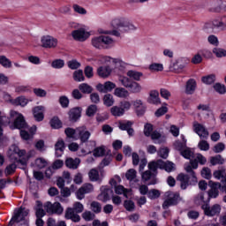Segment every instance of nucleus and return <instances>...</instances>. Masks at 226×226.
I'll list each match as a JSON object with an SVG mask.
<instances>
[{
	"label": "nucleus",
	"mask_w": 226,
	"mask_h": 226,
	"mask_svg": "<svg viewBox=\"0 0 226 226\" xmlns=\"http://www.w3.org/2000/svg\"><path fill=\"white\" fill-rule=\"evenodd\" d=\"M97 73L99 77L107 79V77H109L110 73H112V69L109 66H101L97 69Z\"/></svg>",
	"instance_id": "nucleus-28"
},
{
	"label": "nucleus",
	"mask_w": 226,
	"mask_h": 226,
	"mask_svg": "<svg viewBox=\"0 0 226 226\" xmlns=\"http://www.w3.org/2000/svg\"><path fill=\"white\" fill-rule=\"evenodd\" d=\"M35 215L36 218H43V216L47 215V212H45V209H43V205H41V203H38L37 207H35Z\"/></svg>",
	"instance_id": "nucleus-40"
},
{
	"label": "nucleus",
	"mask_w": 226,
	"mask_h": 226,
	"mask_svg": "<svg viewBox=\"0 0 226 226\" xmlns=\"http://www.w3.org/2000/svg\"><path fill=\"white\" fill-rule=\"evenodd\" d=\"M214 89L216 91V93H219V94H225L226 88L224 85H222L220 83H216L214 85Z\"/></svg>",
	"instance_id": "nucleus-61"
},
{
	"label": "nucleus",
	"mask_w": 226,
	"mask_h": 226,
	"mask_svg": "<svg viewBox=\"0 0 226 226\" xmlns=\"http://www.w3.org/2000/svg\"><path fill=\"white\" fill-rule=\"evenodd\" d=\"M113 192L110 188L107 186L101 187V193L98 195V200L102 202H107L110 200V195H112Z\"/></svg>",
	"instance_id": "nucleus-17"
},
{
	"label": "nucleus",
	"mask_w": 226,
	"mask_h": 226,
	"mask_svg": "<svg viewBox=\"0 0 226 226\" xmlns=\"http://www.w3.org/2000/svg\"><path fill=\"white\" fill-rule=\"evenodd\" d=\"M82 114L81 108H73L69 111V119L70 121L75 122L77 121Z\"/></svg>",
	"instance_id": "nucleus-25"
},
{
	"label": "nucleus",
	"mask_w": 226,
	"mask_h": 226,
	"mask_svg": "<svg viewBox=\"0 0 226 226\" xmlns=\"http://www.w3.org/2000/svg\"><path fill=\"white\" fill-rule=\"evenodd\" d=\"M182 140L183 142L177 140L174 143V147L177 151H179L180 153L186 147V139H185V136L182 135Z\"/></svg>",
	"instance_id": "nucleus-36"
},
{
	"label": "nucleus",
	"mask_w": 226,
	"mask_h": 226,
	"mask_svg": "<svg viewBox=\"0 0 226 226\" xmlns=\"http://www.w3.org/2000/svg\"><path fill=\"white\" fill-rule=\"evenodd\" d=\"M148 169L152 172H156L158 169L164 170L166 172H172L175 169V164L170 162H163V160L152 161L148 163Z\"/></svg>",
	"instance_id": "nucleus-5"
},
{
	"label": "nucleus",
	"mask_w": 226,
	"mask_h": 226,
	"mask_svg": "<svg viewBox=\"0 0 226 226\" xmlns=\"http://www.w3.org/2000/svg\"><path fill=\"white\" fill-rule=\"evenodd\" d=\"M65 165L68 169H72V170H77V169H79V166L80 165V159L68 158L65 161Z\"/></svg>",
	"instance_id": "nucleus-24"
},
{
	"label": "nucleus",
	"mask_w": 226,
	"mask_h": 226,
	"mask_svg": "<svg viewBox=\"0 0 226 226\" xmlns=\"http://www.w3.org/2000/svg\"><path fill=\"white\" fill-rule=\"evenodd\" d=\"M150 72H163V64H151L149 65Z\"/></svg>",
	"instance_id": "nucleus-59"
},
{
	"label": "nucleus",
	"mask_w": 226,
	"mask_h": 226,
	"mask_svg": "<svg viewBox=\"0 0 226 226\" xmlns=\"http://www.w3.org/2000/svg\"><path fill=\"white\" fill-rule=\"evenodd\" d=\"M110 112L112 116L119 117L121 116H124V112L123 111L122 108L119 106H114L110 109Z\"/></svg>",
	"instance_id": "nucleus-47"
},
{
	"label": "nucleus",
	"mask_w": 226,
	"mask_h": 226,
	"mask_svg": "<svg viewBox=\"0 0 226 226\" xmlns=\"http://www.w3.org/2000/svg\"><path fill=\"white\" fill-rule=\"evenodd\" d=\"M160 195H162V193L157 189H151L147 192V197L151 200H155V199H160Z\"/></svg>",
	"instance_id": "nucleus-46"
},
{
	"label": "nucleus",
	"mask_w": 226,
	"mask_h": 226,
	"mask_svg": "<svg viewBox=\"0 0 226 226\" xmlns=\"http://www.w3.org/2000/svg\"><path fill=\"white\" fill-rule=\"evenodd\" d=\"M105 155V147H98L94 150V156L99 158Z\"/></svg>",
	"instance_id": "nucleus-62"
},
{
	"label": "nucleus",
	"mask_w": 226,
	"mask_h": 226,
	"mask_svg": "<svg viewBox=\"0 0 226 226\" xmlns=\"http://www.w3.org/2000/svg\"><path fill=\"white\" fill-rule=\"evenodd\" d=\"M201 176L205 179H211V177H213V175L211 174V169H209L207 167H204L201 170Z\"/></svg>",
	"instance_id": "nucleus-60"
},
{
	"label": "nucleus",
	"mask_w": 226,
	"mask_h": 226,
	"mask_svg": "<svg viewBox=\"0 0 226 226\" xmlns=\"http://www.w3.org/2000/svg\"><path fill=\"white\" fill-rule=\"evenodd\" d=\"M224 160L222 158V155H215L210 158L211 165H222Z\"/></svg>",
	"instance_id": "nucleus-52"
},
{
	"label": "nucleus",
	"mask_w": 226,
	"mask_h": 226,
	"mask_svg": "<svg viewBox=\"0 0 226 226\" xmlns=\"http://www.w3.org/2000/svg\"><path fill=\"white\" fill-rule=\"evenodd\" d=\"M72 36L76 41H86L91 36V33L85 28H79L72 32Z\"/></svg>",
	"instance_id": "nucleus-12"
},
{
	"label": "nucleus",
	"mask_w": 226,
	"mask_h": 226,
	"mask_svg": "<svg viewBox=\"0 0 226 226\" xmlns=\"http://www.w3.org/2000/svg\"><path fill=\"white\" fill-rule=\"evenodd\" d=\"M76 135H79L81 142H87L89 137H91V132L86 129V126H81L76 128Z\"/></svg>",
	"instance_id": "nucleus-18"
},
{
	"label": "nucleus",
	"mask_w": 226,
	"mask_h": 226,
	"mask_svg": "<svg viewBox=\"0 0 226 226\" xmlns=\"http://www.w3.org/2000/svg\"><path fill=\"white\" fill-rule=\"evenodd\" d=\"M52 68H56V70H59L64 66V60L56 59L54 60L51 64Z\"/></svg>",
	"instance_id": "nucleus-63"
},
{
	"label": "nucleus",
	"mask_w": 226,
	"mask_h": 226,
	"mask_svg": "<svg viewBox=\"0 0 226 226\" xmlns=\"http://www.w3.org/2000/svg\"><path fill=\"white\" fill-rule=\"evenodd\" d=\"M214 11H220V10H226V0H217L213 4Z\"/></svg>",
	"instance_id": "nucleus-38"
},
{
	"label": "nucleus",
	"mask_w": 226,
	"mask_h": 226,
	"mask_svg": "<svg viewBox=\"0 0 226 226\" xmlns=\"http://www.w3.org/2000/svg\"><path fill=\"white\" fill-rule=\"evenodd\" d=\"M133 125V122L132 121H124L118 123V128L122 131H128Z\"/></svg>",
	"instance_id": "nucleus-48"
},
{
	"label": "nucleus",
	"mask_w": 226,
	"mask_h": 226,
	"mask_svg": "<svg viewBox=\"0 0 226 226\" xmlns=\"http://www.w3.org/2000/svg\"><path fill=\"white\" fill-rule=\"evenodd\" d=\"M180 154L184 156V158H186V160H192V158H193V152H192V150L186 147Z\"/></svg>",
	"instance_id": "nucleus-56"
},
{
	"label": "nucleus",
	"mask_w": 226,
	"mask_h": 226,
	"mask_svg": "<svg viewBox=\"0 0 226 226\" xmlns=\"http://www.w3.org/2000/svg\"><path fill=\"white\" fill-rule=\"evenodd\" d=\"M160 93L156 90H153L150 92V97L148 99V103H152L154 105H158L160 103Z\"/></svg>",
	"instance_id": "nucleus-32"
},
{
	"label": "nucleus",
	"mask_w": 226,
	"mask_h": 226,
	"mask_svg": "<svg viewBox=\"0 0 226 226\" xmlns=\"http://www.w3.org/2000/svg\"><path fill=\"white\" fill-rule=\"evenodd\" d=\"M94 190L93 184H84L76 192L77 199L82 200L86 197V193H91Z\"/></svg>",
	"instance_id": "nucleus-16"
},
{
	"label": "nucleus",
	"mask_w": 226,
	"mask_h": 226,
	"mask_svg": "<svg viewBox=\"0 0 226 226\" xmlns=\"http://www.w3.org/2000/svg\"><path fill=\"white\" fill-rule=\"evenodd\" d=\"M206 201H204V192L199 193L195 198H194V203L196 206H204Z\"/></svg>",
	"instance_id": "nucleus-55"
},
{
	"label": "nucleus",
	"mask_w": 226,
	"mask_h": 226,
	"mask_svg": "<svg viewBox=\"0 0 226 226\" xmlns=\"http://www.w3.org/2000/svg\"><path fill=\"white\" fill-rule=\"evenodd\" d=\"M10 151L11 153V154H18V156L21 158L19 160V162L21 163V165H27L29 159L36 154L34 150H31L26 154V150H20L17 146H12Z\"/></svg>",
	"instance_id": "nucleus-4"
},
{
	"label": "nucleus",
	"mask_w": 226,
	"mask_h": 226,
	"mask_svg": "<svg viewBox=\"0 0 226 226\" xmlns=\"http://www.w3.org/2000/svg\"><path fill=\"white\" fill-rule=\"evenodd\" d=\"M88 177L92 182L100 181V172L96 169H92L88 172Z\"/></svg>",
	"instance_id": "nucleus-35"
},
{
	"label": "nucleus",
	"mask_w": 226,
	"mask_h": 226,
	"mask_svg": "<svg viewBox=\"0 0 226 226\" xmlns=\"http://www.w3.org/2000/svg\"><path fill=\"white\" fill-rule=\"evenodd\" d=\"M65 218L67 220H72V222H80V215H79L73 208H67L65 211Z\"/></svg>",
	"instance_id": "nucleus-22"
},
{
	"label": "nucleus",
	"mask_w": 226,
	"mask_h": 226,
	"mask_svg": "<svg viewBox=\"0 0 226 226\" xmlns=\"http://www.w3.org/2000/svg\"><path fill=\"white\" fill-rule=\"evenodd\" d=\"M111 26L115 29H118L121 33H128L130 31H137L139 27L132 23L128 19L119 18L111 21Z\"/></svg>",
	"instance_id": "nucleus-2"
},
{
	"label": "nucleus",
	"mask_w": 226,
	"mask_h": 226,
	"mask_svg": "<svg viewBox=\"0 0 226 226\" xmlns=\"http://www.w3.org/2000/svg\"><path fill=\"white\" fill-rule=\"evenodd\" d=\"M213 26L218 31H225L226 30V16L219 19H213Z\"/></svg>",
	"instance_id": "nucleus-19"
},
{
	"label": "nucleus",
	"mask_w": 226,
	"mask_h": 226,
	"mask_svg": "<svg viewBox=\"0 0 226 226\" xmlns=\"http://www.w3.org/2000/svg\"><path fill=\"white\" fill-rule=\"evenodd\" d=\"M96 112H98V106L91 104L87 109V116H88V117H93Z\"/></svg>",
	"instance_id": "nucleus-50"
},
{
	"label": "nucleus",
	"mask_w": 226,
	"mask_h": 226,
	"mask_svg": "<svg viewBox=\"0 0 226 226\" xmlns=\"http://www.w3.org/2000/svg\"><path fill=\"white\" fill-rule=\"evenodd\" d=\"M114 96L110 94H107L103 97V103L106 107H112L114 105Z\"/></svg>",
	"instance_id": "nucleus-41"
},
{
	"label": "nucleus",
	"mask_w": 226,
	"mask_h": 226,
	"mask_svg": "<svg viewBox=\"0 0 226 226\" xmlns=\"http://www.w3.org/2000/svg\"><path fill=\"white\" fill-rule=\"evenodd\" d=\"M79 89L84 94H91V93H93V87L89 86L87 83L80 84Z\"/></svg>",
	"instance_id": "nucleus-37"
},
{
	"label": "nucleus",
	"mask_w": 226,
	"mask_h": 226,
	"mask_svg": "<svg viewBox=\"0 0 226 226\" xmlns=\"http://www.w3.org/2000/svg\"><path fill=\"white\" fill-rule=\"evenodd\" d=\"M193 131L195 132V133H197V135H199L201 139H209V131L206 129V126L197 121L193 123Z\"/></svg>",
	"instance_id": "nucleus-14"
},
{
	"label": "nucleus",
	"mask_w": 226,
	"mask_h": 226,
	"mask_svg": "<svg viewBox=\"0 0 226 226\" xmlns=\"http://www.w3.org/2000/svg\"><path fill=\"white\" fill-rule=\"evenodd\" d=\"M141 177L145 182L151 180V182L148 183V185H156V178L154 177V174L151 172V170L143 172Z\"/></svg>",
	"instance_id": "nucleus-27"
},
{
	"label": "nucleus",
	"mask_w": 226,
	"mask_h": 226,
	"mask_svg": "<svg viewBox=\"0 0 226 226\" xmlns=\"http://www.w3.org/2000/svg\"><path fill=\"white\" fill-rule=\"evenodd\" d=\"M215 81L216 76L215 74L203 76L201 78V82H203V84H206L207 86H211V84H215Z\"/></svg>",
	"instance_id": "nucleus-34"
},
{
	"label": "nucleus",
	"mask_w": 226,
	"mask_h": 226,
	"mask_svg": "<svg viewBox=\"0 0 226 226\" xmlns=\"http://www.w3.org/2000/svg\"><path fill=\"white\" fill-rule=\"evenodd\" d=\"M186 64H188V58L180 57L171 64L170 70V72H174V73H181L186 67Z\"/></svg>",
	"instance_id": "nucleus-11"
},
{
	"label": "nucleus",
	"mask_w": 226,
	"mask_h": 226,
	"mask_svg": "<svg viewBox=\"0 0 226 226\" xmlns=\"http://www.w3.org/2000/svg\"><path fill=\"white\" fill-rule=\"evenodd\" d=\"M208 185L210 190H208V199H216L220 195V191H222V183L209 181Z\"/></svg>",
	"instance_id": "nucleus-15"
},
{
	"label": "nucleus",
	"mask_w": 226,
	"mask_h": 226,
	"mask_svg": "<svg viewBox=\"0 0 226 226\" xmlns=\"http://www.w3.org/2000/svg\"><path fill=\"white\" fill-rule=\"evenodd\" d=\"M28 102L29 101L24 96H19L14 100H11V103H12V105H16V106L20 105V107H26V105H27Z\"/></svg>",
	"instance_id": "nucleus-33"
},
{
	"label": "nucleus",
	"mask_w": 226,
	"mask_h": 226,
	"mask_svg": "<svg viewBox=\"0 0 226 226\" xmlns=\"http://www.w3.org/2000/svg\"><path fill=\"white\" fill-rule=\"evenodd\" d=\"M43 207L49 215H63L64 208L59 202L52 203L50 201H47Z\"/></svg>",
	"instance_id": "nucleus-9"
},
{
	"label": "nucleus",
	"mask_w": 226,
	"mask_h": 226,
	"mask_svg": "<svg viewBox=\"0 0 226 226\" xmlns=\"http://www.w3.org/2000/svg\"><path fill=\"white\" fill-rule=\"evenodd\" d=\"M197 89V81L193 79H190L185 85L186 94H193Z\"/></svg>",
	"instance_id": "nucleus-21"
},
{
	"label": "nucleus",
	"mask_w": 226,
	"mask_h": 226,
	"mask_svg": "<svg viewBox=\"0 0 226 226\" xmlns=\"http://www.w3.org/2000/svg\"><path fill=\"white\" fill-rule=\"evenodd\" d=\"M126 75L127 79H132V80H135L134 82H139L144 74L140 72L130 70L126 72Z\"/></svg>",
	"instance_id": "nucleus-30"
},
{
	"label": "nucleus",
	"mask_w": 226,
	"mask_h": 226,
	"mask_svg": "<svg viewBox=\"0 0 226 226\" xmlns=\"http://www.w3.org/2000/svg\"><path fill=\"white\" fill-rule=\"evenodd\" d=\"M130 190L124 188L123 185L115 186V193L117 195H124V197H128V192Z\"/></svg>",
	"instance_id": "nucleus-43"
},
{
	"label": "nucleus",
	"mask_w": 226,
	"mask_h": 226,
	"mask_svg": "<svg viewBox=\"0 0 226 226\" xmlns=\"http://www.w3.org/2000/svg\"><path fill=\"white\" fill-rule=\"evenodd\" d=\"M113 94H115L117 98H128L130 92L126 88L120 87L115 88Z\"/></svg>",
	"instance_id": "nucleus-29"
},
{
	"label": "nucleus",
	"mask_w": 226,
	"mask_h": 226,
	"mask_svg": "<svg viewBox=\"0 0 226 226\" xmlns=\"http://www.w3.org/2000/svg\"><path fill=\"white\" fill-rule=\"evenodd\" d=\"M124 207H125L126 211L133 212L135 211V202L132 200H127L124 202Z\"/></svg>",
	"instance_id": "nucleus-49"
},
{
	"label": "nucleus",
	"mask_w": 226,
	"mask_h": 226,
	"mask_svg": "<svg viewBox=\"0 0 226 226\" xmlns=\"http://www.w3.org/2000/svg\"><path fill=\"white\" fill-rule=\"evenodd\" d=\"M119 105L124 113L128 112L132 109V102L130 101L123 100L119 102Z\"/></svg>",
	"instance_id": "nucleus-45"
},
{
	"label": "nucleus",
	"mask_w": 226,
	"mask_h": 226,
	"mask_svg": "<svg viewBox=\"0 0 226 226\" xmlns=\"http://www.w3.org/2000/svg\"><path fill=\"white\" fill-rule=\"evenodd\" d=\"M41 47L43 49H56L57 47V39L52 35H44L41 38Z\"/></svg>",
	"instance_id": "nucleus-13"
},
{
	"label": "nucleus",
	"mask_w": 226,
	"mask_h": 226,
	"mask_svg": "<svg viewBox=\"0 0 226 226\" xmlns=\"http://www.w3.org/2000/svg\"><path fill=\"white\" fill-rule=\"evenodd\" d=\"M29 215V210L26 208L20 207L19 209L14 212V216L9 222V225H15V223H20V222H24L26 216Z\"/></svg>",
	"instance_id": "nucleus-10"
},
{
	"label": "nucleus",
	"mask_w": 226,
	"mask_h": 226,
	"mask_svg": "<svg viewBox=\"0 0 226 226\" xmlns=\"http://www.w3.org/2000/svg\"><path fill=\"white\" fill-rule=\"evenodd\" d=\"M201 209L206 216H218L222 213V206L220 204L209 206V204L206 203L201 206Z\"/></svg>",
	"instance_id": "nucleus-7"
},
{
	"label": "nucleus",
	"mask_w": 226,
	"mask_h": 226,
	"mask_svg": "<svg viewBox=\"0 0 226 226\" xmlns=\"http://www.w3.org/2000/svg\"><path fill=\"white\" fill-rule=\"evenodd\" d=\"M45 111V108L43 106H37L34 108V117L36 121H43V112Z\"/></svg>",
	"instance_id": "nucleus-26"
},
{
	"label": "nucleus",
	"mask_w": 226,
	"mask_h": 226,
	"mask_svg": "<svg viewBox=\"0 0 226 226\" xmlns=\"http://www.w3.org/2000/svg\"><path fill=\"white\" fill-rule=\"evenodd\" d=\"M185 170L189 173L187 176H189V183L190 185H197V175L195 174V171L192 170V166L190 165H185Z\"/></svg>",
	"instance_id": "nucleus-23"
},
{
	"label": "nucleus",
	"mask_w": 226,
	"mask_h": 226,
	"mask_svg": "<svg viewBox=\"0 0 226 226\" xmlns=\"http://www.w3.org/2000/svg\"><path fill=\"white\" fill-rule=\"evenodd\" d=\"M212 52L217 57H226V50L222 48H214Z\"/></svg>",
	"instance_id": "nucleus-54"
},
{
	"label": "nucleus",
	"mask_w": 226,
	"mask_h": 226,
	"mask_svg": "<svg viewBox=\"0 0 226 226\" xmlns=\"http://www.w3.org/2000/svg\"><path fill=\"white\" fill-rule=\"evenodd\" d=\"M10 117L11 119H14V128H17L18 130H29L23 114L15 110H11Z\"/></svg>",
	"instance_id": "nucleus-6"
},
{
	"label": "nucleus",
	"mask_w": 226,
	"mask_h": 226,
	"mask_svg": "<svg viewBox=\"0 0 226 226\" xmlns=\"http://www.w3.org/2000/svg\"><path fill=\"white\" fill-rule=\"evenodd\" d=\"M165 197L166 200L162 204L163 209H169L170 206H176V204H177V201L179 200V193L177 192L169 191L165 192Z\"/></svg>",
	"instance_id": "nucleus-8"
},
{
	"label": "nucleus",
	"mask_w": 226,
	"mask_h": 226,
	"mask_svg": "<svg viewBox=\"0 0 226 226\" xmlns=\"http://www.w3.org/2000/svg\"><path fill=\"white\" fill-rule=\"evenodd\" d=\"M72 8H73V11H75V13H79V15H87V11L84 7H82L77 4H73Z\"/></svg>",
	"instance_id": "nucleus-53"
},
{
	"label": "nucleus",
	"mask_w": 226,
	"mask_h": 226,
	"mask_svg": "<svg viewBox=\"0 0 226 226\" xmlns=\"http://www.w3.org/2000/svg\"><path fill=\"white\" fill-rule=\"evenodd\" d=\"M116 41L109 35L95 36L91 39V45L94 49L102 50V49H112Z\"/></svg>",
	"instance_id": "nucleus-1"
},
{
	"label": "nucleus",
	"mask_w": 226,
	"mask_h": 226,
	"mask_svg": "<svg viewBox=\"0 0 226 226\" xmlns=\"http://www.w3.org/2000/svg\"><path fill=\"white\" fill-rule=\"evenodd\" d=\"M177 181L180 182L182 190H186V188H188V185H190V177L188 175L180 173L177 177Z\"/></svg>",
	"instance_id": "nucleus-20"
},
{
	"label": "nucleus",
	"mask_w": 226,
	"mask_h": 226,
	"mask_svg": "<svg viewBox=\"0 0 226 226\" xmlns=\"http://www.w3.org/2000/svg\"><path fill=\"white\" fill-rule=\"evenodd\" d=\"M50 126L53 127L55 130H59V128L63 127V123H61V120L57 117H54L50 120Z\"/></svg>",
	"instance_id": "nucleus-44"
},
{
	"label": "nucleus",
	"mask_w": 226,
	"mask_h": 226,
	"mask_svg": "<svg viewBox=\"0 0 226 226\" xmlns=\"http://www.w3.org/2000/svg\"><path fill=\"white\" fill-rule=\"evenodd\" d=\"M90 207L94 213H102V205L99 202H92Z\"/></svg>",
	"instance_id": "nucleus-64"
},
{
	"label": "nucleus",
	"mask_w": 226,
	"mask_h": 226,
	"mask_svg": "<svg viewBox=\"0 0 226 226\" xmlns=\"http://www.w3.org/2000/svg\"><path fill=\"white\" fill-rule=\"evenodd\" d=\"M118 81L124 87L129 89L130 93L132 94H140V93H142V85L137 81L130 79V78L126 76H120Z\"/></svg>",
	"instance_id": "nucleus-3"
},
{
	"label": "nucleus",
	"mask_w": 226,
	"mask_h": 226,
	"mask_svg": "<svg viewBox=\"0 0 226 226\" xmlns=\"http://www.w3.org/2000/svg\"><path fill=\"white\" fill-rule=\"evenodd\" d=\"M207 41L210 45H213L214 47H218V45H220V41H218V37L214 34H211L207 37Z\"/></svg>",
	"instance_id": "nucleus-57"
},
{
	"label": "nucleus",
	"mask_w": 226,
	"mask_h": 226,
	"mask_svg": "<svg viewBox=\"0 0 226 226\" xmlns=\"http://www.w3.org/2000/svg\"><path fill=\"white\" fill-rule=\"evenodd\" d=\"M56 156L59 158L63 156V153L64 151V141L59 139L55 145Z\"/></svg>",
	"instance_id": "nucleus-31"
},
{
	"label": "nucleus",
	"mask_w": 226,
	"mask_h": 226,
	"mask_svg": "<svg viewBox=\"0 0 226 226\" xmlns=\"http://www.w3.org/2000/svg\"><path fill=\"white\" fill-rule=\"evenodd\" d=\"M73 79L75 82H84L86 78L84 77V72L78 70L73 72Z\"/></svg>",
	"instance_id": "nucleus-39"
},
{
	"label": "nucleus",
	"mask_w": 226,
	"mask_h": 226,
	"mask_svg": "<svg viewBox=\"0 0 226 226\" xmlns=\"http://www.w3.org/2000/svg\"><path fill=\"white\" fill-rule=\"evenodd\" d=\"M47 165V160H45L44 158L40 157L35 160V167H37V169H45Z\"/></svg>",
	"instance_id": "nucleus-51"
},
{
	"label": "nucleus",
	"mask_w": 226,
	"mask_h": 226,
	"mask_svg": "<svg viewBox=\"0 0 226 226\" xmlns=\"http://www.w3.org/2000/svg\"><path fill=\"white\" fill-rule=\"evenodd\" d=\"M200 151H209V143L206 139H201L198 144Z\"/></svg>",
	"instance_id": "nucleus-58"
},
{
	"label": "nucleus",
	"mask_w": 226,
	"mask_h": 226,
	"mask_svg": "<svg viewBox=\"0 0 226 226\" xmlns=\"http://www.w3.org/2000/svg\"><path fill=\"white\" fill-rule=\"evenodd\" d=\"M0 64L4 68H11V60H10L6 56H0Z\"/></svg>",
	"instance_id": "nucleus-42"
}]
</instances>
